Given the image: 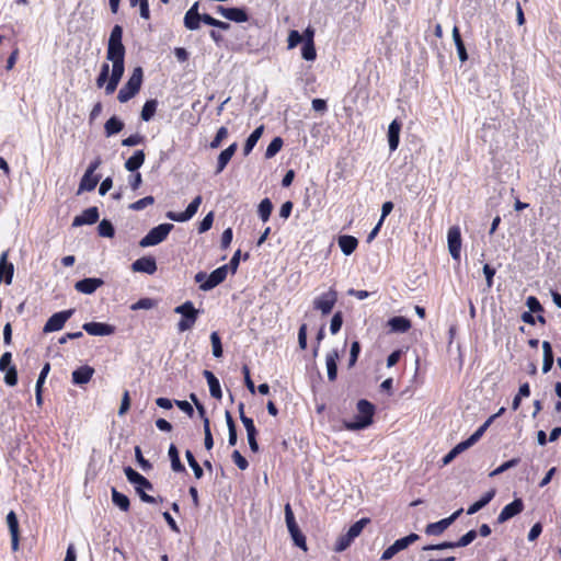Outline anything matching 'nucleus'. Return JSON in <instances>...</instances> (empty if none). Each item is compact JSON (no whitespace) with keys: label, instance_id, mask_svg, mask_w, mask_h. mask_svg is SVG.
Instances as JSON below:
<instances>
[{"label":"nucleus","instance_id":"obj_1","mask_svg":"<svg viewBox=\"0 0 561 561\" xmlns=\"http://www.w3.org/2000/svg\"><path fill=\"white\" fill-rule=\"evenodd\" d=\"M122 38L123 27L116 24L111 31L106 50V59L115 67H125V46Z\"/></svg>","mask_w":561,"mask_h":561},{"label":"nucleus","instance_id":"obj_2","mask_svg":"<svg viewBox=\"0 0 561 561\" xmlns=\"http://www.w3.org/2000/svg\"><path fill=\"white\" fill-rule=\"evenodd\" d=\"M125 67H115L112 66V69L110 68V65L104 62L101 66V71L96 78V87L98 88H105V93L107 95L113 94L121 81V79L124 76Z\"/></svg>","mask_w":561,"mask_h":561},{"label":"nucleus","instance_id":"obj_3","mask_svg":"<svg viewBox=\"0 0 561 561\" xmlns=\"http://www.w3.org/2000/svg\"><path fill=\"white\" fill-rule=\"evenodd\" d=\"M375 405L366 399H360L357 402L358 415L355 421L346 422L345 427L350 431H359L368 427L373 423L375 414Z\"/></svg>","mask_w":561,"mask_h":561},{"label":"nucleus","instance_id":"obj_4","mask_svg":"<svg viewBox=\"0 0 561 561\" xmlns=\"http://www.w3.org/2000/svg\"><path fill=\"white\" fill-rule=\"evenodd\" d=\"M144 72L141 67H136L127 82L121 88L117 100L126 103L133 99L140 90L142 84Z\"/></svg>","mask_w":561,"mask_h":561},{"label":"nucleus","instance_id":"obj_5","mask_svg":"<svg viewBox=\"0 0 561 561\" xmlns=\"http://www.w3.org/2000/svg\"><path fill=\"white\" fill-rule=\"evenodd\" d=\"M174 312L182 316V319L178 323L179 332H185L191 330L194 327L199 314V310H197L194 307V304L190 300L175 307Z\"/></svg>","mask_w":561,"mask_h":561},{"label":"nucleus","instance_id":"obj_6","mask_svg":"<svg viewBox=\"0 0 561 561\" xmlns=\"http://www.w3.org/2000/svg\"><path fill=\"white\" fill-rule=\"evenodd\" d=\"M285 522L295 546L307 550L306 537L299 529L289 503L285 505Z\"/></svg>","mask_w":561,"mask_h":561},{"label":"nucleus","instance_id":"obj_7","mask_svg":"<svg viewBox=\"0 0 561 561\" xmlns=\"http://www.w3.org/2000/svg\"><path fill=\"white\" fill-rule=\"evenodd\" d=\"M174 228L172 224H160L153 227L140 241L141 248L153 247L164 241L171 230Z\"/></svg>","mask_w":561,"mask_h":561},{"label":"nucleus","instance_id":"obj_8","mask_svg":"<svg viewBox=\"0 0 561 561\" xmlns=\"http://www.w3.org/2000/svg\"><path fill=\"white\" fill-rule=\"evenodd\" d=\"M419 535L412 533L403 538L396 540L391 546H389L381 554V560H390L393 556L399 553L400 551L407 549L410 545L419 540Z\"/></svg>","mask_w":561,"mask_h":561},{"label":"nucleus","instance_id":"obj_9","mask_svg":"<svg viewBox=\"0 0 561 561\" xmlns=\"http://www.w3.org/2000/svg\"><path fill=\"white\" fill-rule=\"evenodd\" d=\"M337 300V293L333 288H330L327 293L320 295L313 300V308L322 312V314H329Z\"/></svg>","mask_w":561,"mask_h":561},{"label":"nucleus","instance_id":"obj_10","mask_svg":"<svg viewBox=\"0 0 561 561\" xmlns=\"http://www.w3.org/2000/svg\"><path fill=\"white\" fill-rule=\"evenodd\" d=\"M73 309H68L54 313L45 323L43 328L44 333L59 331L64 328L66 321L73 314Z\"/></svg>","mask_w":561,"mask_h":561},{"label":"nucleus","instance_id":"obj_11","mask_svg":"<svg viewBox=\"0 0 561 561\" xmlns=\"http://www.w3.org/2000/svg\"><path fill=\"white\" fill-rule=\"evenodd\" d=\"M462 511V508H459L449 517L428 524L425 528L426 535L438 536L443 534L461 515Z\"/></svg>","mask_w":561,"mask_h":561},{"label":"nucleus","instance_id":"obj_12","mask_svg":"<svg viewBox=\"0 0 561 561\" xmlns=\"http://www.w3.org/2000/svg\"><path fill=\"white\" fill-rule=\"evenodd\" d=\"M228 275V265H222L213 271L207 279L199 285V289L203 291H209L219 284H221Z\"/></svg>","mask_w":561,"mask_h":561},{"label":"nucleus","instance_id":"obj_13","mask_svg":"<svg viewBox=\"0 0 561 561\" xmlns=\"http://www.w3.org/2000/svg\"><path fill=\"white\" fill-rule=\"evenodd\" d=\"M448 250L454 260L460 259L461 251V231L458 226L449 228L447 233Z\"/></svg>","mask_w":561,"mask_h":561},{"label":"nucleus","instance_id":"obj_14","mask_svg":"<svg viewBox=\"0 0 561 561\" xmlns=\"http://www.w3.org/2000/svg\"><path fill=\"white\" fill-rule=\"evenodd\" d=\"M524 502L520 497L515 499L510 504L505 505L501 513L497 516L496 522L499 524H503L507 522L508 519L515 517L516 515L520 514L524 511Z\"/></svg>","mask_w":561,"mask_h":561},{"label":"nucleus","instance_id":"obj_15","mask_svg":"<svg viewBox=\"0 0 561 561\" xmlns=\"http://www.w3.org/2000/svg\"><path fill=\"white\" fill-rule=\"evenodd\" d=\"M124 473H125L127 480L131 484L135 485V489L139 488V489H146L148 491L153 490L152 483L147 478H145L142 474L137 472L135 469H133L131 467H129V466L125 467Z\"/></svg>","mask_w":561,"mask_h":561},{"label":"nucleus","instance_id":"obj_16","mask_svg":"<svg viewBox=\"0 0 561 561\" xmlns=\"http://www.w3.org/2000/svg\"><path fill=\"white\" fill-rule=\"evenodd\" d=\"M82 329L90 335L104 336L115 332V327L103 322H87Z\"/></svg>","mask_w":561,"mask_h":561},{"label":"nucleus","instance_id":"obj_17","mask_svg":"<svg viewBox=\"0 0 561 561\" xmlns=\"http://www.w3.org/2000/svg\"><path fill=\"white\" fill-rule=\"evenodd\" d=\"M131 270L137 273L152 275L157 272V262L153 256H142L131 264Z\"/></svg>","mask_w":561,"mask_h":561},{"label":"nucleus","instance_id":"obj_18","mask_svg":"<svg viewBox=\"0 0 561 561\" xmlns=\"http://www.w3.org/2000/svg\"><path fill=\"white\" fill-rule=\"evenodd\" d=\"M199 3L195 2L184 15V26L190 31L198 30L203 14L198 12Z\"/></svg>","mask_w":561,"mask_h":561},{"label":"nucleus","instance_id":"obj_19","mask_svg":"<svg viewBox=\"0 0 561 561\" xmlns=\"http://www.w3.org/2000/svg\"><path fill=\"white\" fill-rule=\"evenodd\" d=\"M98 207H89L82 211L81 215L76 216L72 221V227H80L83 225H93L99 220Z\"/></svg>","mask_w":561,"mask_h":561},{"label":"nucleus","instance_id":"obj_20","mask_svg":"<svg viewBox=\"0 0 561 561\" xmlns=\"http://www.w3.org/2000/svg\"><path fill=\"white\" fill-rule=\"evenodd\" d=\"M103 284H104V280L102 278L89 277V278H83L81 280H78L75 284V288L79 293H82L85 295H91L98 288H100Z\"/></svg>","mask_w":561,"mask_h":561},{"label":"nucleus","instance_id":"obj_21","mask_svg":"<svg viewBox=\"0 0 561 561\" xmlns=\"http://www.w3.org/2000/svg\"><path fill=\"white\" fill-rule=\"evenodd\" d=\"M94 374V368L83 365L72 371V382L78 386L88 383Z\"/></svg>","mask_w":561,"mask_h":561},{"label":"nucleus","instance_id":"obj_22","mask_svg":"<svg viewBox=\"0 0 561 561\" xmlns=\"http://www.w3.org/2000/svg\"><path fill=\"white\" fill-rule=\"evenodd\" d=\"M339 351L332 350L325 356V366L328 379L330 381H335L337 377V360H339Z\"/></svg>","mask_w":561,"mask_h":561},{"label":"nucleus","instance_id":"obj_23","mask_svg":"<svg viewBox=\"0 0 561 561\" xmlns=\"http://www.w3.org/2000/svg\"><path fill=\"white\" fill-rule=\"evenodd\" d=\"M237 148H238V144L233 142L228 148H226L225 150H222L219 153L218 159H217V167H216V171H215L216 174H219L225 170V168L231 160L232 156L234 154Z\"/></svg>","mask_w":561,"mask_h":561},{"label":"nucleus","instance_id":"obj_24","mask_svg":"<svg viewBox=\"0 0 561 561\" xmlns=\"http://www.w3.org/2000/svg\"><path fill=\"white\" fill-rule=\"evenodd\" d=\"M401 123L393 119L388 127V144L390 151H396L400 142Z\"/></svg>","mask_w":561,"mask_h":561},{"label":"nucleus","instance_id":"obj_25","mask_svg":"<svg viewBox=\"0 0 561 561\" xmlns=\"http://www.w3.org/2000/svg\"><path fill=\"white\" fill-rule=\"evenodd\" d=\"M242 424L244 425L245 431H247V437H248V443H249L250 449L253 453H257L260 449L259 444L256 442L257 431H256L253 420L252 419H245V420L242 419Z\"/></svg>","mask_w":561,"mask_h":561},{"label":"nucleus","instance_id":"obj_26","mask_svg":"<svg viewBox=\"0 0 561 561\" xmlns=\"http://www.w3.org/2000/svg\"><path fill=\"white\" fill-rule=\"evenodd\" d=\"M337 243L343 254L351 255L356 250L358 240L353 236L343 234L339 237Z\"/></svg>","mask_w":561,"mask_h":561},{"label":"nucleus","instance_id":"obj_27","mask_svg":"<svg viewBox=\"0 0 561 561\" xmlns=\"http://www.w3.org/2000/svg\"><path fill=\"white\" fill-rule=\"evenodd\" d=\"M388 327L392 332L404 333L411 328V321L405 317L397 316L388 320Z\"/></svg>","mask_w":561,"mask_h":561},{"label":"nucleus","instance_id":"obj_28","mask_svg":"<svg viewBox=\"0 0 561 561\" xmlns=\"http://www.w3.org/2000/svg\"><path fill=\"white\" fill-rule=\"evenodd\" d=\"M99 181H100V175H95L94 173L89 174V173L84 172V174L80 181V184H79L78 194H80L84 191H88V192L93 191L96 187Z\"/></svg>","mask_w":561,"mask_h":561},{"label":"nucleus","instance_id":"obj_29","mask_svg":"<svg viewBox=\"0 0 561 561\" xmlns=\"http://www.w3.org/2000/svg\"><path fill=\"white\" fill-rule=\"evenodd\" d=\"M542 352H543V360H542V373L547 374L551 370L553 366V351L550 342H542Z\"/></svg>","mask_w":561,"mask_h":561},{"label":"nucleus","instance_id":"obj_30","mask_svg":"<svg viewBox=\"0 0 561 561\" xmlns=\"http://www.w3.org/2000/svg\"><path fill=\"white\" fill-rule=\"evenodd\" d=\"M145 162L144 150H136L134 154L125 162V169L129 172H136Z\"/></svg>","mask_w":561,"mask_h":561},{"label":"nucleus","instance_id":"obj_31","mask_svg":"<svg viewBox=\"0 0 561 561\" xmlns=\"http://www.w3.org/2000/svg\"><path fill=\"white\" fill-rule=\"evenodd\" d=\"M112 502L123 512H128L130 507V501L127 495L117 491L115 488L111 490Z\"/></svg>","mask_w":561,"mask_h":561},{"label":"nucleus","instance_id":"obj_32","mask_svg":"<svg viewBox=\"0 0 561 561\" xmlns=\"http://www.w3.org/2000/svg\"><path fill=\"white\" fill-rule=\"evenodd\" d=\"M495 490H490L485 494L482 495V497L474 502L472 505H470L467 510L468 515H473L480 510H482L484 506H486L494 497Z\"/></svg>","mask_w":561,"mask_h":561},{"label":"nucleus","instance_id":"obj_33","mask_svg":"<svg viewBox=\"0 0 561 561\" xmlns=\"http://www.w3.org/2000/svg\"><path fill=\"white\" fill-rule=\"evenodd\" d=\"M264 131V126L261 125L259 127H256L251 134L250 136L247 138L245 140V144H244V147H243V153L244 156H248L252 150L253 148L255 147V145L257 144L259 139L261 138L262 134Z\"/></svg>","mask_w":561,"mask_h":561},{"label":"nucleus","instance_id":"obj_34","mask_svg":"<svg viewBox=\"0 0 561 561\" xmlns=\"http://www.w3.org/2000/svg\"><path fill=\"white\" fill-rule=\"evenodd\" d=\"M453 39H454V43H455V46H456V49H457V54H458V57H459L460 61L461 62L467 61L468 60V54H467L463 41L461 38L459 28L457 26H455L453 28Z\"/></svg>","mask_w":561,"mask_h":561},{"label":"nucleus","instance_id":"obj_35","mask_svg":"<svg viewBox=\"0 0 561 561\" xmlns=\"http://www.w3.org/2000/svg\"><path fill=\"white\" fill-rule=\"evenodd\" d=\"M170 461H171V468L175 472H184L185 467L180 460V455L176 446L174 444H171L168 451Z\"/></svg>","mask_w":561,"mask_h":561},{"label":"nucleus","instance_id":"obj_36","mask_svg":"<svg viewBox=\"0 0 561 561\" xmlns=\"http://www.w3.org/2000/svg\"><path fill=\"white\" fill-rule=\"evenodd\" d=\"M124 128V123L116 116L108 118L104 125L105 135L111 137Z\"/></svg>","mask_w":561,"mask_h":561},{"label":"nucleus","instance_id":"obj_37","mask_svg":"<svg viewBox=\"0 0 561 561\" xmlns=\"http://www.w3.org/2000/svg\"><path fill=\"white\" fill-rule=\"evenodd\" d=\"M158 107V101L156 99H151L146 101L141 110V119L145 122H149L156 114Z\"/></svg>","mask_w":561,"mask_h":561},{"label":"nucleus","instance_id":"obj_38","mask_svg":"<svg viewBox=\"0 0 561 561\" xmlns=\"http://www.w3.org/2000/svg\"><path fill=\"white\" fill-rule=\"evenodd\" d=\"M227 20L242 23L249 20V14L242 8H229Z\"/></svg>","mask_w":561,"mask_h":561},{"label":"nucleus","instance_id":"obj_39","mask_svg":"<svg viewBox=\"0 0 561 561\" xmlns=\"http://www.w3.org/2000/svg\"><path fill=\"white\" fill-rule=\"evenodd\" d=\"M98 232L101 237L113 238L115 234V228L110 220L103 219L98 226Z\"/></svg>","mask_w":561,"mask_h":561},{"label":"nucleus","instance_id":"obj_40","mask_svg":"<svg viewBox=\"0 0 561 561\" xmlns=\"http://www.w3.org/2000/svg\"><path fill=\"white\" fill-rule=\"evenodd\" d=\"M272 209H273V204H272V202L270 201V198H264V199H262V201H261V203L259 204L257 213H259L260 218H261L264 222H266V221L270 219V216H271Z\"/></svg>","mask_w":561,"mask_h":561},{"label":"nucleus","instance_id":"obj_41","mask_svg":"<svg viewBox=\"0 0 561 561\" xmlns=\"http://www.w3.org/2000/svg\"><path fill=\"white\" fill-rule=\"evenodd\" d=\"M185 457L188 462V466L192 468L194 476L196 479H201L204 474V471L199 463L196 461L193 453L191 450L185 451Z\"/></svg>","mask_w":561,"mask_h":561},{"label":"nucleus","instance_id":"obj_42","mask_svg":"<svg viewBox=\"0 0 561 561\" xmlns=\"http://www.w3.org/2000/svg\"><path fill=\"white\" fill-rule=\"evenodd\" d=\"M283 139L280 137H275L271 142L270 145L267 146L266 148V151H265V158L266 159H271L273 158L276 153L279 152V150L282 149L283 147Z\"/></svg>","mask_w":561,"mask_h":561},{"label":"nucleus","instance_id":"obj_43","mask_svg":"<svg viewBox=\"0 0 561 561\" xmlns=\"http://www.w3.org/2000/svg\"><path fill=\"white\" fill-rule=\"evenodd\" d=\"M202 22H204L207 25H210V26L224 30V31H227V30L230 28V24L229 23L222 22L220 20H217V19L213 18L211 15H209L207 13L203 14Z\"/></svg>","mask_w":561,"mask_h":561},{"label":"nucleus","instance_id":"obj_44","mask_svg":"<svg viewBox=\"0 0 561 561\" xmlns=\"http://www.w3.org/2000/svg\"><path fill=\"white\" fill-rule=\"evenodd\" d=\"M301 56L307 61H313L317 58V50L314 44L302 43Z\"/></svg>","mask_w":561,"mask_h":561},{"label":"nucleus","instance_id":"obj_45","mask_svg":"<svg viewBox=\"0 0 561 561\" xmlns=\"http://www.w3.org/2000/svg\"><path fill=\"white\" fill-rule=\"evenodd\" d=\"M369 523L368 518H362L354 523L347 530L348 537H353L354 539L360 535L366 524Z\"/></svg>","mask_w":561,"mask_h":561},{"label":"nucleus","instance_id":"obj_46","mask_svg":"<svg viewBox=\"0 0 561 561\" xmlns=\"http://www.w3.org/2000/svg\"><path fill=\"white\" fill-rule=\"evenodd\" d=\"M519 461H520L519 458H513L511 460H507V461L503 462L501 466H499L496 469H494L490 473V477L499 476V474L505 472L506 470L516 467L519 463Z\"/></svg>","mask_w":561,"mask_h":561},{"label":"nucleus","instance_id":"obj_47","mask_svg":"<svg viewBox=\"0 0 561 561\" xmlns=\"http://www.w3.org/2000/svg\"><path fill=\"white\" fill-rule=\"evenodd\" d=\"M210 342H211V347H213V355L217 358L221 357L222 356V345H221L220 336L217 332H213L210 334Z\"/></svg>","mask_w":561,"mask_h":561},{"label":"nucleus","instance_id":"obj_48","mask_svg":"<svg viewBox=\"0 0 561 561\" xmlns=\"http://www.w3.org/2000/svg\"><path fill=\"white\" fill-rule=\"evenodd\" d=\"M7 524L11 536L19 535V520L16 514L13 511L8 513Z\"/></svg>","mask_w":561,"mask_h":561},{"label":"nucleus","instance_id":"obj_49","mask_svg":"<svg viewBox=\"0 0 561 561\" xmlns=\"http://www.w3.org/2000/svg\"><path fill=\"white\" fill-rule=\"evenodd\" d=\"M353 540H354L353 537H348V533L340 536L336 540L334 550L336 552H342V551L346 550L351 546Z\"/></svg>","mask_w":561,"mask_h":561},{"label":"nucleus","instance_id":"obj_50","mask_svg":"<svg viewBox=\"0 0 561 561\" xmlns=\"http://www.w3.org/2000/svg\"><path fill=\"white\" fill-rule=\"evenodd\" d=\"M342 324H343V316H342L341 311H337L333 314V317L331 319V323H330L331 334H333V335L336 334L341 330Z\"/></svg>","mask_w":561,"mask_h":561},{"label":"nucleus","instance_id":"obj_51","mask_svg":"<svg viewBox=\"0 0 561 561\" xmlns=\"http://www.w3.org/2000/svg\"><path fill=\"white\" fill-rule=\"evenodd\" d=\"M154 203V198L152 196H146L144 198L138 199L137 202L129 205V208L133 210H142L147 206H150Z\"/></svg>","mask_w":561,"mask_h":561},{"label":"nucleus","instance_id":"obj_52","mask_svg":"<svg viewBox=\"0 0 561 561\" xmlns=\"http://www.w3.org/2000/svg\"><path fill=\"white\" fill-rule=\"evenodd\" d=\"M156 306V301L151 298H141L139 299L137 302L133 304L130 306V309L136 311V310H140V309H151Z\"/></svg>","mask_w":561,"mask_h":561},{"label":"nucleus","instance_id":"obj_53","mask_svg":"<svg viewBox=\"0 0 561 561\" xmlns=\"http://www.w3.org/2000/svg\"><path fill=\"white\" fill-rule=\"evenodd\" d=\"M4 382L10 387H14L18 383V370L15 366H11L5 370Z\"/></svg>","mask_w":561,"mask_h":561},{"label":"nucleus","instance_id":"obj_54","mask_svg":"<svg viewBox=\"0 0 561 561\" xmlns=\"http://www.w3.org/2000/svg\"><path fill=\"white\" fill-rule=\"evenodd\" d=\"M359 353H360V344L358 341H354L351 345L348 368H352L356 364Z\"/></svg>","mask_w":561,"mask_h":561},{"label":"nucleus","instance_id":"obj_55","mask_svg":"<svg viewBox=\"0 0 561 561\" xmlns=\"http://www.w3.org/2000/svg\"><path fill=\"white\" fill-rule=\"evenodd\" d=\"M204 445L207 450H210L214 447V438L210 431V422L209 419H205V427H204Z\"/></svg>","mask_w":561,"mask_h":561},{"label":"nucleus","instance_id":"obj_56","mask_svg":"<svg viewBox=\"0 0 561 561\" xmlns=\"http://www.w3.org/2000/svg\"><path fill=\"white\" fill-rule=\"evenodd\" d=\"M477 530L471 529L468 533H466L458 541H456V545L458 548L466 547L470 545L476 538H477Z\"/></svg>","mask_w":561,"mask_h":561},{"label":"nucleus","instance_id":"obj_57","mask_svg":"<svg viewBox=\"0 0 561 561\" xmlns=\"http://www.w3.org/2000/svg\"><path fill=\"white\" fill-rule=\"evenodd\" d=\"M228 136V129L226 127H220L218 130H217V134L215 136V138L211 140L210 142V148L211 149H216L218 147H220L222 140Z\"/></svg>","mask_w":561,"mask_h":561},{"label":"nucleus","instance_id":"obj_58","mask_svg":"<svg viewBox=\"0 0 561 561\" xmlns=\"http://www.w3.org/2000/svg\"><path fill=\"white\" fill-rule=\"evenodd\" d=\"M135 457L138 465L144 471H149L152 468L150 461L144 458L141 449L138 446L135 447Z\"/></svg>","mask_w":561,"mask_h":561},{"label":"nucleus","instance_id":"obj_59","mask_svg":"<svg viewBox=\"0 0 561 561\" xmlns=\"http://www.w3.org/2000/svg\"><path fill=\"white\" fill-rule=\"evenodd\" d=\"M454 548H458L456 545V541H444V542H440L437 545L424 546L423 550L430 551V550H445V549H454Z\"/></svg>","mask_w":561,"mask_h":561},{"label":"nucleus","instance_id":"obj_60","mask_svg":"<svg viewBox=\"0 0 561 561\" xmlns=\"http://www.w3.org/2000/svg\"><path fill=\"white\" fill-rule=\"evenodd\" d=\"M213 222H214V213L210 211L199 222L198 232L204 233V232L208 231L211 228Z\"/></svg>","mask_w":561,"mask_h":561},{"label":"nucleus","instance_id":"obj_61","mask_svg":"<svg viewBox=\"0 0 561 561\" xmlns=\"http://www.w3.org/2000/svg\"><path fill=\"white\" fill-rule=\"evenodd\" d=\"M288 48L289 49H293L295 48L298 44L302 43V35L296 31V30H293L289 32L288 34Z\"/></svg>","mask_w":561,"mask_h":561},{"label":"nucleus","instance_id":"obj_62","mask_svg":"<svg viewBox=\"0 0 561 561\" xmlns=\"http://www.w3.org/2000/svg\"><path fill=\"white\" fill-rule=\"evenodd\" d=\"M145 137L140 134H133L129 137L122 140V145L126 147H134L141 144Z\"/></svg>","mask_w":561,"mask_h":561},{"label":"nucleus","instance_id":"obj_63","mask_svg":"<svg viewBox=\"0 0 561 561\" xmlns=\"http://www.w3.org/2000/svg\"><path fill=\"white\" fill-rule=\"evenodd\" d=\"M231 457L233 462L240 470H245L249 467L248 460L240 454L239 450H234Z\"/></svg>","mask_w":561,"mask_h":561},{"label":"nucleus","instance_id":"obj_64","mask_svg":"<svg viewBox=\"0 0 561 561\" xmlns=\"http://www.w3.org/2000/svg\"><path fill=\"white\" fill-rule=\"evenodd\" d=\"M202 204V196H196L186 207L185 213L190 218H193Z\"/></svg>","mask_w":561,"mask_h":561}]
</instances>
